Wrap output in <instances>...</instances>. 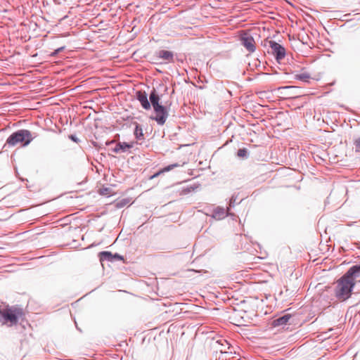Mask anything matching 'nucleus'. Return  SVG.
I'll return each mask as SVG.
<instances>
[{
	"label": "nucleus",
	"mask_w": 360,
	"mask_h": 360,
	"mask_svg": "<svg viewBox=\"0 0 360 360\" xmlns=\"http://www.w3.org/2000/svg\"><path fill=\"white\" fill-rule=\"evenodd\" d=\"M229 208L226 210L224 207H217L214 210L212 217L217 220L222 219L229 214Z\"/></svg>",
	"instance_id": "obj_10"
},
{
	"label": "nucleus",
	"mask_w": 360,
	"mask_h": 360,
	"mask_svg": "<svg viewBox=\"0 0 360 360\" xmlns=\"http://www.w3.org/2000/svg\"><path fill=\"white\" fill-rule=\"evenodd\" d=\"M20 150H16L13 152V153L11 155V160L14 163V167H15V169L16 171V172L18 173V171H17V164H16V160H19L20 159Z\"/></svg>",
	"instance_id": "obj_17"
},
{
	"label": "nucleus",
	"mask_w": 360,
	"mask_h": 360,
	"mask_svg": "<svg viewBox=\"0 0 360 360\" xmlns=\"http://www.w3.org/2000/svg\"><path fill=\"white\" fill-rule=\"evenodd\" d=\"M295 78L303 82H308L310 78V75L307 72L298 74L295 75Z\"/></svg>",
	"instance_id": "obj_18"
},
{
	"label": "nucleus",
	"mask_w": 360,
	"mask_h": 360,
	"mask_svg": "<svg viewBox=\"0 0 360 360\" xmlns=\"http://www.w3.org/2000/svg\"><path fill=\"white\" fill-rule=\"evenodd\" d=\"M241 44L250 53H252L255 51V42L254 38L248 33H243L240 36Z\"/></svg>",
	"instance_id": "obj_5"
},
{
	"label": "nucleus",
	"mask_w": 360,
	"mask_h": 360,
	"mask_svg": "<svg viewBox=\"0 0 360 360\" xmlns=\"http://www.w3.org/2000/svg\"><path fill=\"white\" fill-rule=\"evenodd\" d=\"M157 56L167 61V63H173L174 62V53L172 51H166V50H160L157 53Z\"/></svg>",
	"instance_id": "obj_11"
},
{
	"label": "nucleus",
	"mask_w": 360,
	"mask_h": 360,
	"mask_svg": "<svg viewBox=\"0 0 360 360\" xmlns=\"http://www.w3.org/2000/svg\"><path fill=\"white\" fill-rule=\"evenodd\" d=\"M238 157L240 158H246L248 155V151L246 148H240L237 152Z\"/></svg>",
	"instance_id": "obj_19"
},
{
	"label": "nucleus",
	"mask_w": 360,
	"mask_h": 360,
	"mask_svg": "<svg viewBox=\"0 0 360 360\" xmlns=\"http://www.w3.org/2000/svg\"><path fill=\"white\" fill-rule=\"evenodd\" d=\"M154 112L155 113V116L154 117H151V119L155 120L159 125H163L169 116V112L166 107L161 105L159 108H155Z\"/></svg>",
	"instance_id": "obj_4"
},
{
	"label": "nucleus",
	"mask_w": 360,
	"mask_h": 360,
	"mask_svg": "<svg viewBox=\"0 0 360 360\" xmlns=\"http://www.w3.org/2000/svg\"><path fill=\"white\" fill-rule=\"evenodd\" d=\"M101 262L104 261L113 262L115 260H122L123 257L118 253L112 254L110 252L103 251L99 253Z\"/></svg>",
	"instance_id": "obj_6"
},
{
	"label": "nucleus",
	"mask_w": 360,
	"mask_h": 360,
	"mask_svg": "<svg viewBox=\"0 0 360 360\" xmlns=\"http://www.w3.org/2000/svg\"><path fill=\"white\" fill-rule=\"evenodd\" d=\"M133 146L134 143L118 142L112 150L115 153H124L127 150L133 148Z\"/></svg>",
	"instance_id": "obj_9"
},
{
	"label": "nucleus",
	"mask_w": 360,
	"mask_h": 360,
	"mask_svg": "<svg viewBox=\"0 0 360 360\" xmlns=\"http://www.w3.org/2000/svg\"><path fill=\"white\" fill-rule=\"evenodd\" d=\"M34 137H36L35 134H32L29 130L24 129V147L27 146Z\"/></svg>",
	"instance_id": "obj_14"
},
{
	"label": "nucleus",
	"mask_w": 360,
	"mask_h": 360,
	"mask_svg": "<svg viewBox=\"0 0 360 360\" xmlns=\"http://www.w3.org/2000/svg\"><path fill=\"white\" fill-rule=\"evenodd\" d=\"M360 275V264L352 266L347 272L337 281L335 295L338 300H346L352 294L355 285V278Z\"/></svg>",
	"instance_id": "obj_1"
},
{
	"label": "nucleus",
	"mask_w": 360,
	"mask_h": 360,
	"mask_svg": "<svg viewBox=\"0 0 360 360\" xmlns=\"http://www.w3.org/2000/svg\"><path fill=\"white\" fill-rule=\"evenodd\" d=\"M65 49V46H61L57 49H56L53 53H51V56H56L57 54H58L60 52H61L62 51H63Z\"/></svg>",
	"instance_id": "obj_21"
},
{
	"label": "nucleus",
	"mask_w": 360,
	"mask_h": 360,
	"mask_svg": "<svg viewBox=\"0 0 360 360\" xmlns=\"http://www.w3.org/2000/svg\"><path fill=\"white\" fill-rule=\"evenodd\" d=\"M180 165L179 164H177V163L169 165L164 167L160 172H159L156 173L155 174H154L152 176V178L158 176L159 175V174H160V173L167 172H169V171H170V170H172V169H174L176 167H178Z\"/></svg>",
	"instance_id": "obj_16"
},
{
	"label": "nucleus",
	"mask_w": 360,
	"mask_h": 360,
	"mask_svg": "<svg viewBox=\"0 0 360 360\" xmlns=\"http://www.w3.org/2000/svg\"><path fill=\"white\" fill-rule=\"evenodd\" d=\"M135 129L134 134L137 140H141L143 139V129L141 126L137 122L134 123Z\"/></svg>",
	"instance_id": "obj_15"
},
{
	"label": "nucleus",
	"mask_w": 360,
	"mask_h": 360,
	"mask_svg": "<svg viewBox=\"0 0 360 360\" xmlns=\"http://www.w3.org/2000/svg\"><path fill=\"white\" fill-rule=\"evenodd\" d=\"M354 145L355 151L360 153V136L354 140Z\"/></svg>",
	"instance_id": "obj_20"
},
{
	"label": "nucleus",
	"mask_w": 360,
	"mask_h": 360,
	"mask_svg": "<svg viewBox=\"0 0 360 360\" xmlns=\"http://www.w3.org/2000/svg\"><path fill=\"white\" fill-rule=\"evenodd\" d=\"M22 314V309L16 306L6 305L0 307V323L8 327L15 326Z\"/></svg>",
	"instance_id": "obj_2"
},
{
	"label": "nucleus",
	"mask_w": 360,
	"mask_h": 360,
	"mask_svg": "<svg viewBox=\"0 0 360 360\" xmlns=\"http://www.w3.org/2000/svg\"><path fill=\"white\" fill-rule=\"evenodd\" d=\"M137 100L140 102L142 108L145 110L150 109V103L148 101L147 94L145 91H139L136 92Z\"/></svg>",
	"instance_id": "obj_8"
},
{
	"label": "nucleus",
	"mask_w": 360,
	"mask_h": 360,
	"mask_svg": "<svg viewBox=\"0 0 360 360\" xmlns=\"http://www.w3.org/2000/svg\"><path fill=\"white\" fill-rule=\"evenodd\" d=\"M236 198L235 196H232L231 198L230 199V202H229V206L230 207H233L234 206L235 203H236Z\"/></svg>",
	"instance_id": "obj_23"
},
{
	"label": "nucleus",
	"mask_w": 360,
	"mask_h": 360,
	"mask_svg": "<svg viewBox=\"0 0 360 360\" xmlns=\"http://www.w3.org/2000/svg\"><path fill=\"white\" fill-rule=\"evenodd\" d=\"M18 143H22V129L13 133L6 141L9 146H15Z\"/></svg>",
	"instance_id": "obj_7"
},
{
	"label": "nucleus",
	"mask_w": 360,
	"mask_h": 360,
	"mask_svg": "<svg viewBox=\"0 0 360 360\" xmlns=\"http://www.w3.org/2000/svg\"><path fill=\"white\" fill-rule=\"evenodd\" d=\"M149 99H150L149 102L150 103V105H152L153 110H155V108H158L162 105L160 103V96H158L155 89H154L150 94Z\"/></svg>",
	"instance_id": "obj_12"
},
{
	"label": "nucleus",
	"mask_w": 360,
	"mask_h": 360,
	"mask_svg": "<svg viewBox=\"0 0 360 360\" xmlns=\"http://www.w3.org/2000/svg\"><path fill=\"white\" fill-rule=\"evenodd\" d=\"M224 342L229 345L228 349H231V347L230 346L229 343L226 340H224Z\"/></svg>",
	"instance_id": "obj_24"
},
{
	"label": "nucleus",
	"mask_w": 360,
	"mask_h": 360,
	"mask_svg": "<svg viewBox=\"0 0 360 360\" xmlns=\"http://www.w3.org/2000/svg\"><path fill=\"white\" fill-rule=\"evenodd\" d=\"M269 46L271 48V53L275 56L276 60L280 62L285 56V49L280 44L275 41H269Z\"/></svg>",
	"instance_id": "obj_3"
},
{
	"label": "nucleus",
	"mask_w": 360,
	"mask_h": 360,
	"mask_svg": "<svg viewBox=\"0 0 360 360\" xmlns=\"http://www.w3.org/2000/svg\"><path fill=\"white\" fill-rule=\"evenodd\" d=\"M291 316L289 314L284 315L273 321V326L274 327L285 326L287 324Z\"/></svg>",
	"instance_id": "obj_13"
},
{
	"label": "nucleus",
	"mask_w": 360,
	"mask_h": 360,
	"mask_svg": "<svg viewBox=\"0 0 360 360\" xmlns=\"http://www.w3.org/2000/svg\"><path fill=\"white\" fill-rule=\"evenodd\" d=\"M69 139H71L72 141L75 142V143H79V139L74 134H70L69 136Z\"/></svg>",
	"instance_id": "obj_22"
}]
</instances>
